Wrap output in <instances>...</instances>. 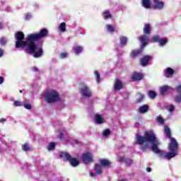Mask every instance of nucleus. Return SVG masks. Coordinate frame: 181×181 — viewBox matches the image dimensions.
I'll use <instances>...</instances> for the list:
<instances>
[{"instance_id":"nucleus-48","label":"nucleus","mask_w":181,"mask_h":181,"mask_svg":"<svg viewBox=\"0 0 181 181\" xmlns=\"http://www.w3.org/2000/svg\"><path fill=\"white\" fill-rule=\"evenodd\" d=\"M33 70H34V71H37V69L33 68Z\"/></svg>"},{"instance_id":"nucleus-4","label":"nucleus","mask_w":181,"mask_h":181,"mask_svg":"<svg viewBox=\"0 0 181 181\" xmlns=\"http://www.w3.org/2000/svg\"><path fill=\"white\" fill-rule=\"evenodd\" d=\"M60 156L63 159L69 160L71 166H78V165H79L80 163V161H78V160L71 158V156L69 155L67 153H62Z\"/></svg>"},{"instance_id":"nucleus-44","label":"nucleus","mask_w":181,"mask_h":181,"mask_svg":"<svg viewBox=\"0 0 181 181\" xmlns=\"http://www.w3.org/2000/svg\"><path fill=\"white\" fill-rule=\"evenodd\" d=\"M151 168L148 167V168H146V171H147V172H151Z\"/></svg>"},{"instance_id":"nucleus-37","label":"nucleus","mask_w":181,"mask_h":181,"mask_svg":"<svg viewBox=\"0 0 181 181\" xmlns=\"http://www.w3.org/2000/svg\"><path fill=\"white\" fill-rule=\"evenodd\" d=\"M0 43L1 45H5V43H6V40L5 38L0 39Z\"/></svg>"},{"instance_id":"nucleus-17","label":"nucleus","mask_w":181,"mask_h":181,"mask_svg":"<svg viewBox=\"0 0 181 181\" xmlns=\"http://www.w3.org/2000/svg\"><path fill=\"white\" fill-rule=\"evenodd\" d=\"M168 90H169V86H163L160 88V94H162V95H165V94H166V92L168 91Z\"/></svg>"},{"instance_id":"nucleus-23","label":"nucleus","mask_w":181,"mask_h":181,"mask_svg":"<svg viewBox=\"0 0 181 181\" xmlns=\"http://www.w3.org/2000/svg\"><path fill=\"white\" fill-rule=\"evenodd\" d=\"M127 42H128V40L127 39V37H120V45H122V46H125V45H127Z\"/></svg>"},{"instance_id":"nucleus-29","label":"nucleus","mask_w":181,"mask_h":181,"mask_svg":"<svg viewBox=\"0 0 181 181\" xmlns=\"http://www.w3.org/2000/svg\"><path fill=\"white\" fill-rule=\"evenodd\" d=\"M108 32H114V30H115V28H114V26H112V25H106Z\"/></svg>"},{"instance_id":"nucleus-42","label":"nucleus","mask_w":181,"mask_h":181,"mask_svg":"<svg viewBox=\"0 0 181 181\" xmlns=\"http://www.w3.org/2000/svg\"><path fill=\"white\" fill-rule=\"evenodd\" d=\"M2 83H4V78L0 76V84H2Z\"/></svg>"},{"instance_id":"nucleus-12","label":"nucleus","mask_w":181,"mask_h":181,"mask_svg":"<svg viewBox=\"0 0 181 181\" xmlns=\"http://www.w3.org/2000/svg\"><path fill=\"white\" fill-rule=\"evenodd\" d=\"M141 4L146 9L151 8V0H142Z\"/></svg>"},{"instance_id":"nucleus-9","label":"nucleus","mask_w":181,"mask_h":181,"mask_svg":"<svg viewBox=\"0 0 181 181\" xmlns=\"http://www.w3.org/2000/svg\"><path fill=\"white\" fill-rule=\"evenodd\" d=\"M81 93L82 95H83L84 97H90L91 96V92L90 90H88V88L87 86H84L81 90Z\"/></svg>"},{"instance_id":"nucleus-34","label":"nucleus","mask_w":181,"mask_h":181,"mask_svg":"<svg viewBox=\"0 0 181 181\" xmlns=\"http://www.w3.org/2000/svg\"><path fill=\"white\" fill-rule=\"evenodd\" d=\"M157 122H159L160 124H163L164 122L163 118L160 117H157Z\"/></svg>"},{"instance_id":"nucleus-38","label":"nucleus","mask_w":181,"mask_h":181,"mask_svg":"<svg viewBox=\"0 0 181 181\" xmlns=\"http://www.w3.org/2000/svg\"><path fill=\"white\" fill-rule=\"evenodd\" d=\"M24 107L26 108V110H30L32 108V106L29 104H25Z\"/></svg>"},{"instance_id":"nucleus-35","label":"nucleus","mask_w":181,"mask_h":181,"mask_svg":"<svg viewBox=\"0 0 181 181\" xmlns=\"http://www.w3.org/2000/svg\"><path fill=\"white\" fill-rule=\"evenodd\" d=\"M175 90H176L177 93H181V85L177 86L175 88Z\"/></svg>"},{"instance_id":"nucleus-24","label":"nucleus","mask_w":181,"mask_h":181,"mask_svg":"<svg viewBox=\"0 0 181 181\" xmlns=\"http://www.w3.org/2000/svg\"><path fill=\"white\" fill-rule=\"evenodd\" d=\"M149 109V107H148V105H143L141 107H140L139 108V111L140 112H146V111H148V110Z\"/></svg>"},{"instance_id":"nucleus-36","label":"nucleus","mask_w":181,"mask_h":181,"mask_svg":"<svg viewBox=\"0 0 181 181\" xmlns=\"http://www.w3.org/2000/svg\"><path fill=\"white\" fill-rule=\"evenodd\" d=\"M23 151H29V146H28V144H24L23 146Z\"/></svg>"},{"instance_id":"nucleus-20","label":"nucleus","mask_w":181,"mask_h":181,"mask_svg":"<svg viewBox=\"0 0 181 181\" xmlns=\"http://www.w3.org/2000/svg\"><path fill=\"white\" fill-rule=\"evenodd\" d=\"M141 53H142V50L136 49V50L132 52L131 57H135L136 56H139V54H141Z\"/></svg>"},{"instance_id":"nucleus-14","label":"nucleus","mask_w":181,"mask_h":181,"mask_svg":"<svg viewBox=\"0 0 181 181\" xmlns=\"http://www.w3.org/2000/svg\"><path fill=\"white\" fill-rule=\"evenodd\" d=\"M95 170L96 172V173H98V175H101V173H103V166L96 164L95 165Z\"/></svg>"},{"instance_id":"nucleus-21","label":"nucleus","mask_w":181,"mask_h":181,"mask_svg":"<svg viewBox=\"0 0 181 181\" xmlns=\"http://www.w3.org/2000/svg\"><path fill=\"white\" fill-rule=\"evenodd\" d=\"M73 50L76 54H78L79 53H81V52H83V47H75L73 48Z\"/></svg>"},{"instance_id":"nucleus-30","label":"nucleus","mask_w":181,"mask_h":181,"mask_svg":"<svg viewBox=\"0 0 181 181\" xmlns=\"http://www.w3.org/2000/svg\"><path fill=\"white\" fill-rule=\"evenodd\" d=\"M13 105H15V107H22L23 103L21 101L16 100L14 101Z\"/></svg>"},{"instance_id":"nucleus-11","label":"nucleus","mask_w":181,"mask_h":181,"mask_svg":"<svg viewBox=\"0 0 181 181\" xmlns=\"http://www.w3.org/2000/svg\"><path fill=\"white\" fill-rule=\"evenodd\" d=\"M121 88H122V82L117 79L115 82V90H121Z\"/></svg>"},{"instance_id":"nucleus-41","label":"nucleus","mask_w":181,"mask_h":181,"mask_svg":"<svg viewBox=\"0 0 181 181\" xmlns=\"http://www.w3.org/2000/svg\"><path fill=\"white\" fill-rule=\"evenodd\" d=\"M2 56H4V51L0 49V57H2Z\"/></svg>"},{"instance_id":"nucleus-22","label":"nucleus","mask_w":181,"mask_h":181,"mask_svg":"<svg viewBox=\"0 0 181 181\" xmlns=\"http://www.w3.org/2000/svg\"><path fill=\"white\" fill-rule=\"evenodd\" d=\"M100 162L103 166H110V165H111V163L108 161V160L103 159L100 160Z\"/></svg>"},{"instance_id":"nucleus-28","label":"nucleus","mask_w":181,"mask_h":181,"mask_svg":"<svg viewBox=\"0 0 181 181\" xmlns=\"http://www.w3.org/2000/svg\"><path fill=\"white\" fill-rule=\"evenodd\" d=\"M54 146H56V144L54 143L49 144L47 147L48 151H53V149H54Z\"/></svg>"},{"instance_id":"nucleus-33","label":"nucleus","mask_w":181,"mask_h":181,"mask_svg":"<svg viewBox=\"0 0 181 181\" xmlns=\"http://www.w3.org/2000/svg\"><path fill=\"white\" fill-rule=\"evenodd\" d=\"M110 129H106L103 132V136H108V135H110Z\"/></svg>"},{"instance_id":"nucleus-47","label":"nucleus","mask_w":181,"mask_h":181,"mask_svg":"<svg viewBox=\"0 0 181 181\" xmlns=\"http://www.w3.org/2000/svg\"><path fill=\"white\" fill-rule=\"evenodd\" d=\"M4 28V26L2 25L1 23H0V29H2Z\"/></svg>"},{"instance_id":"nucleus-40","label":"nucleus","mask_w":181,"mask_h":181,"mask_svg":"<svg viewBox=\"0 0 181 181\" xmlns=\"http://www.w3.org/2000/svg\"><path fill=\"white\" fill-rule=\"evenodd\" d=\"M65 57H67V53H66V52L62 53L61 54V58L64 59Z\"/></svg>"},{"instance_id":"nucleus-5","label":"nucleus","mask_w":181,"mask_h":181,"mask_svg":"<svg viewBox=\"0 0 181 181\" xmlns=\"http://www.w3.org/2000/svg\"><path fill=\"white\" fill-rule=\"evenodd\" d=\"M151 42H158L160 46H165V44L168 43V39L160 38L159 36L156 35L153 37Z\"/></svg>"},{"instance_id":"nucleus-45","label":"nucleus","mask_w":181,"mask_h":181,"mask_svg":"<svg viewBox=\"0 0 181 181\" xmlns=\"http://www.w3.org/2000/svg\"><path fill=\"white\" fill-rule=\"evenodd\" d=\"M90 176H95V174H94V173H90Z\"/></svg>"},{"instance_id":"nucleus-13","label":"nucleus","mask_w":181,"mask_h":181,"mask_svg":"<svg viewBox=\"0 0 181 181\" xmlns=\"http://www.w3.org/2000/svg\"><path fill=\"white\" fill-rule=\"evenodd\" d=\"M96 124H103L104 122V119L100 115H96L95 117Z\"/></svg>"},{"instance_id":"nucleus-32","label":"nucleus","mask_w":181,"mask_h":181,"mask_svg":"<svg viewBox=\"0 0 181 181\" xmlns=\"http://www.w3.org/2000/svg\"><path fill=\"white\" fill-rule=\"evenodd\" d=\"M168 110L170 112H173V111H175V106L170 105L168 107Z\"/></svg>"},{"instance_id":"nucleus-49","label":"nucleus","mask_w":181,"mask_h":181,"mask_svg":"<svg viewBox=\"0 0 181 181\" xmlns=\"http://www.w3.org/2000/svg\"><path fill=\"white\" fill-rule=\"evenodd\" d=\"M75 144H78V141L76 140Z\"/></svg>"},{"instance_id":"nucleus-15","label":"nucleus","mask_w":181,"mask_h":181,"mask_svg":"<svg viewBox=\"0 0 181 181\" xmlns=\"http://www.w3.org/2000/svg\"><path fill=\"white\" fill-rule=\"evenodd\" d=\"M164 72L165 74L166 77H169V76H172L173 74L174 71L171 68H167L164 70Z\"/></svg>"},{"instance_id":"nucleus-46","label":"nucleus","mask_w":181,"mask_h":181,"mask_svg":"<svg viewBox=\"0 0 181 181\" xmlns=\"http://www.w3.org/2000/svg\"><path fill=\"white\" fill-rule=\"evenodd\" d=\"M159 2V0H154V4Z\"/></svg>"},{"instance_id":"nucleus-1","label":"nucleus","mask_w":181,"mask_h":181,"mask_svg":"<svg viewBox=\"0 0 181 181\" xmlns=\"http://www.w3.org/2000/svg\"><path fill=\"white\" fill-rule=\"evenodd\" d=\"M164 134L167 138H170V142L168 145V149L170 151V153H168L163 151H161L158 148L159 145V141L156 139L155 133L152 130L147 131L144 133V136L137 135L136 136V143L138 145H144L141 148V150L145 151V149H149L151 148L150 144H151V150L155 153H159L161 158L164 159H168L170 160L172 158H175L176 153V150L177 149V141L175 138L171 137L172 134L170 133V129L168 126L165 127Z\"/></svg>"},{"instance_id":"nucleus-8","label":"nucleus","mask_w":181,"mask_h":181,"mask_svg":"<svg viewBox=\"0 0 181 181\" xmlns=\"http://www.w3.org/2000/svg\"><path fill=\"white\" fill-rule=\"evenodd\" d=\"M132 78L133 81H138L142 80V78H144V74L137 73V72H134L133 74Z\"/></svg>"},{"instance_id":"nucleus-51","label":"nucleus","mask_w":181,"mask_h":181,"mask_svg":"<svg viewBox=\"0 0 181 181\" xmlns=\"http://www.w3.org/2000/svg\"><path fill=\"white\" fill-rule=\"evenodd\" d=\"M20 93H22V90H20Z\"/></svg>"},{"instance_id":"nucleus-43","label":"nucleus","mask_w":181,"mask_h":181,"mask_svg":"<svg viewBox=\"0 0 181 181\" xmlns=\"http://www.w3.org/2000/svg\"><path fill=\"white\" fill-rule=\"evenodd\" d=\"M5 121H6V119L4 118L0 119V122H5Z\"/></svg>"},{"instance_id":"nucleus-3","label":"nucleus","mask_w":181,"mask_h":181,"mask_svg":"<svg viewBox=\"0 0 181 181\" xmlns=\"http://www.w3.org/2000/svg\"><path fill=\"white\" fill-rule=\"evenodd\" d=\"M47 103H56L59 101V93L56 90H50L45 94Z\"/></svg>"},{"instance_id":"nucleus-26","label":"nucleus","mask_w":181,"mask_h":181,"mask_svg":"<svg viewBox=\"0 0 181 181\" xmlns=\"http://www.w3.org/2000/svg\"><path fill=\"white\" fill-rule=\"evenodd\" d=\"M103 17H104V19H109V18H111V14H110V11H105L103 13Z\"/></svg>"},{"instance_id":"nucleus-10","label":"nucleus","mask_w":181,"mask_h":181,"mask_svg":"<svg viewBox=\"0 0 181 181\" xmlns=\"http://www.w3.org/2000/svg\"><path fill=\"white\" fill-rule=\"evenodd\" d=\"M149 60H151V56L149 55H146L144 57H143L141 59V64L143 66H145L148 64V62H149Z\"/></svg>"},{"instance_id":"nucleus-16","label":"nucleus","mask_w":181,"mask_h":181,"mask_svg":"<svg viewBox=\"0 0 181 181\" xmlns=\"http://www.w3.org/2000/svg\"><path fill=\"white\" fill-rule=\"evenodd\" d=\"M118 160L119 162H126L127 165H131L132 163V160H131V159H125L124 157H120Z\"/></svg>"},{"instance_id":"nucleus-27","label":"nucleus","mask_w":181,"mask_h":181,"mask_svg":"<svg viewBox=\"0 0 181 181\" xmlns=\"http://www.w3.org/2000/svg\"><path fill=\"white\" fill-rule=\"evenodd\" d=\"M59 29L62 30V32H66V23H62L59 25Z\"/></svg>"},{"instance_id":"nucleus-50","label":"nucleus","mask_w":181,"mask_h":181,"mask_svg":"<svg viewBox=\"0 0 181 181\" xmlns=\"http://www.w3.org/2000/svg\"><path fill=\"white\" fill-rule=\"evenodd\" d=\"M142 98H144V95H141Z\"/></svg>"},{"instance_id":"nucleus-2","label":"nucleus","mask_w":181,"mask_h":181,"mask_svg":"<svg viewBox=\"0 0 181 181\" xmlns=\"http://www.w3.org/2000/svg\"><path fill=\"white\" fill-rule=\"evenodd\" d=\"M48 31L46 28L41 30L40 33L31 34L28 36L27 41H23L25 35L22 32H18L15 35L16 39V47H27L26 50L28 53L34 54V57H40L43 54V49H42V43H36L39 39L46 37Z\"/></svg>"},{"instance_id":"nucleus-25","label":"nucleus","mask_w":181,"mask_h":181,"mask_svg":"<svg viewBox=\"0 0 181 181\" xmlns=\"http://www.w3.org/2000/svg\"><path fill=\"white\" fill-rule=\"evenodd\" d=\"M148 95L150 98H155L156 97V93L153 90L148 91Z\"/></svg>"},{"instance_id":"nucleus-39","label":"nucleus","mask_w":181,"mask_h":181,"mask_svg":"<svg viewBox=\"0 0 181 181\" xmlns=\"http://www.w3.org/2000/svg\"><path fill=\"white\" fill-rule=\"evenodd\" d=\"M175 100L176 103H181V96H177Z\"/></svg>"},{"instance_id":"nucleus-19","label":"nucleus","mask_w":181,"mask_h":181,"mask_svg":"<svg viewBox=\"0 0 181 181\" xmlns=\"http://www.w3.org/2000/svg\"><path fill=\"white\" fill-rule=\"evenodd\" d=\"M144 33L149 35L151 33V25L149 24H146L144 28Z\"/></svg>"},{"instance_id":"nucleus-6","label":"nucleus","mask_w":181,"mask_h":181,"mask_svg":"<svg viewBox=\"0 0 181 181\" xmlns=\"http://www.w3.org/2000/svg\"><path fill=\"white\" fill-rule=\"evenodd\" d=\"M83 163L87 165L93 162V155L90 153H86L82 156Z\"/></svg>"},{"instance_id":"nucleus-7","label":"nucleus","mask_w":181,"mask_h":181,"mask_svg":"<svg viewBox=\"0 0 181 181\" xmlns=\"http://www.w3.org/2000/svg\"><path fill=\"white\" fill-rule=\"evenodd\" d=\"M139 40L142 43L141 47L144 49L149 42V38L146 35H142L139 38Z\"/></svg>"},{"instance_id":"nucleus-31","label":"nucleus","mask_w":181,"mask_h":181,"mask_svg":"<svg viewBox=\"0 0 181 181\" xmlns=\"http://www.w3.org/2000/svg\"><path fill=\"white\" fill-rule=\"evenodd\" d=\"M95 77H96L97 83H100V74H98V71H95Z\"/></svg>"},{"instance_id":"nucleus-18","label":"nucleus","mask_w":181,"mask_h":181,"mask_svg":"<svg viewBox=\"0 0 181 181\" xmlns=\"http://www.w3.org/2000/svg\"><path fill=\"white\" fill-rule=\"evenodd\" d=\"M165 4L163 1H158L157 3H155V8L156 9H162L163 8Z\"/></svg>"}]
</instances>
